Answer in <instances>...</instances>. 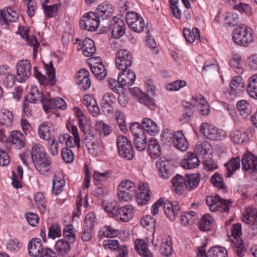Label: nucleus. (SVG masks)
<instances>
[{
	"mask_svg": "<svg viewBox=\"0 0 257 257\" xmlns=\"http://www.w3.org/2000/svg\"><path fill=\"white\" fill-rule=\"evenodd\" d=\"M31 157L37 170L42 175H48L51 161L41 145L35 144L33 146Z\"/></svg>",
	"mask_w": 257,
	"mask_h": 257,
	"instance_id": "f257e3e1",
	"label": "nucleus"
},
{
	"mask_svg": "<svg viewBox=\"0 0 257 257\" xmlns=\"http://www.w3.org/2000/svg\"><path fill=\"white\" fill-rule=\"evenodd\" d=\"M232 35L233 42L239 46L246 47L254 41L253 31L244 24H240L235 28Z\"/></svg>",
	"mask_w": 257,
	"mask_h": 257,
	"instance_id": "f03ea898",
	"label": "nucleus"
},
{
	"mask_svg": "<svg viewBox=\"0 0 257 257\" xmlns=\"http://www.w3.org/2000/svg\"><path fill=\"white\" fill-rule=\"evenodd\" d=\"M104 210L110 213L112 217L123 222L129 221L135 214L134 207L129 204L120 207L106 206Z\"/></svg>",
	"mask_w": 257,
	"mask_h": 257,
	"instance_id": "7ed1b4c3",
	"label": "nucleus"
},
{
	"mask_svg": "<svg viewBox=\"0 0 257 257\" xmlns=\"http://www.w3.org/2000/svg\"><path fill=\"white\" fill-rule=\"evenodd\" d=\"M206 201L211 212L218 210L221 212H228L229 210L230 205L232 202L230 200L221 198L218 194H216L214 197L212 196H207Z\"/></svg>",
	"mask_w": 257,
	"mask_h": 257,
	"instance_id": "20e7f679",
	"label": "nucleus"
},
{
	"mask_svg": "<svg viewBox=\"0 0 257 257\" xmlns=\"http://www.w3.org/2000/svg\"><path fill=\"white\" fill-rule=\"evenodd\" d=\"M118 153L120 156L128 160L133 159L135 153L131 142L123 136H118L116 140Z\"/></svg>",
	"mask_w": 257,
	"mask_h": 257,
	"instance_id": "39448f33",
	"label": "nucleus"
},
{
	"mask_svg": "<svg viewBox=\"0 0 257 257\" xmlns=\"http://www.w3.org/2000/svg\"><path fill=\"white\" fill-rule=\"evenodd\" d=\"M200 131L207 139L212 141L221 140L226 136L224 131L206 122L202 123Z\"/></svg>",
	"mask_w": 257,
	"mask_h": 257,
	"instance_id": "423d86ee",
	"label": "nucleus"
},
{
	"mask_svg": "<svg viewBox=\"0 0 257 257\" xmlns=\"http://www.w3.org/2000/svg\"><path fill=\"white\" fill-rule=\"evenodd\" d=\"M133 57L130 51L125 49H120L115 54V65L122 71L127 69L132 64Z\"/></svg>",
	"mask_w": 257,
	"mask_h": 257,
	"instance_id": "0eeeda50",
	"label": "nucleus"
},
{
	"mask_svg": "<svg viewBox=\"0 0 257 257\" xmlns=\"http://www.w3.org/2000/svg\"><path fill=\"white\" fill-rule=\"evenodd\" d=\"M45 69L48 78L39 72L36 67H34V75L35 77L38 80L41 85H45L48 83L51 86L54 85L56 83V79L55 70L52 65V63L50 62L49 65H45Z\"/></svg>",
	"mask_w": 257,
	"mask_h": 257,
	"instance_id": "6e6552de",
	"label": "nucleus"
},
{
	"mask_svg": "<svg viewBox=\"0 0 257 257\" xmlns=\"http://www.w3.org/2000/svg\"><path fill=\"white\" fill-rule=\"evenodd\" d=\"M103 247L110 249L115 253L116 257H128V250L127 247L119 243L116 239H108L103 241Z\"/></svg>",
	"mask_w": 257,
	"mask_h": 257,
	"instance_id": "1a4fd4ad",
	"label": "nucleus"
},
{
	"mask_svg": "<svg viewBox=\"0 0 257 257\" xmlns=\"http://www.w3.org/2000/svg\"><path fill=\"white\" fill-rule=\"evenodd\" d=\"M126 20L130 29L135 32H142L145 27L143 18L135 12L127 13L126 15Z\"/></svg>",
	"mask_w": 257,
	"mask_h": 257,
	"instance_id": "9d476101",
	"label": "nucleus"
},
{
	"mask_svg": "<svg viewBox=\"0 0 257 257\" xmlns=\"http://www.w3.org/2000/svg\"><path fill=\"white\" fill-rule=\"evenodd\" d=\"M241 162L242 169L256 176L257 180V157L251 153H246L243 155Z\"/></svg>",
	"mask_w": 257,
	"mask_h": 257,
	"instance_id": "9b49d317",
	"label": "nucleus"
},
{
	"mask_svg": "<svg viewBox=\"0 0 257 257\" xmlns=\"http://www.w3.org/2000/svg\"><path fill=\"white\" fill-rule=\"evenodd\" d=\"M17 80L19 82H24L31 75V65L29 60L19 61L17 65Z\"/></svg>",
	"mask_w": 257,
	"mask_h": 257,
	"instance_id": "f8f14e48",
	"label": "nucleus"
},
{
	"mask_svg": "<svg viewBox=\"0 0 257 257\" xmlns=\"http://www.w3.org/2000/svg\"><path fill=\"white\" fill-rule=\"evenodd\" d=\"M84 25L85 29L89 31H95L100 24V17L96 13L89 12L80 20V24Z\"/></svg>",
	"mask_w": 257,
	"mask_h": 257,
	"instance_id": "ddd939ff",
	"label": "nucleus"
},
{
	"mask_svg": "<svg viewBox=\"0 0 257 257\" xmlns=\"http://www.w3.org/2000/svg\"><path fill=\"white\" fill-rule=\"evenodd\" d=\"M227 250L222 247L215 246L212 247L206 254L205 246L198 248L197 257H226Z\"/></svg>",
	"mask_w": 257,
	"mask_h": 257,
	"instance_id": "4468645a",
	"label": "nucleus"
},
{
	"mask_svg": "<svg viewBox=\"0 0 257 257\" xmlns=\"http://www.w3.org/2000/svg\"><path fill=\"white\" fill-rule=\"evenodd\" d=\"M13 115L8 110H5L2 113L1 121L0 122V142H7L8 138L5 135L4 127L11 126L13 123Z\"/></svg>",
	"mask_w": 257,
	"mask_h": 257,
	"instance_id": "2eb2a0df",
	"label": "nucleus"
},
{
	"mask_svg": "<svg viewBox=\"0 0 257 257\" xmlns=\"http://www.w3.org/2000/svg\"><path fill=\"white\" fill-rule=\"evenodd\" d=\"M172 159V153L171 152L166 153L165 156L162 157V178L167 179L173 174Z\"/></svg>",
	"mask_w": 257,
	"mask_h": 257,
	"instance_id": "dca6fc26",
	"label": "nucleus"
},
{
	"mask_svg": "<svg viewBox=\"0 0 257 257\" xmlns=\"http://www.w3.org/2000/svg\"><path fill=\"white\" fill-rule=\"evenodd\" d=\"M162 206H163L164 213L168 218L171 221L174 220L180 211L178 202L171 203L168 201L164 202L162 198Z\"/></svg>",
	"mask_w": 257,
	"mask_h": 257,
	"instance_id": "f3484780",
	"label": "nucleus"
},
{
	"mask_svg": "<svg viewBox=\"0 0 257 257\" xmlns=\"http://www.w3.org/2000/svg\"><path fill=\"white\" fill-rule=\"evenodd\" d=\"M42 105L46 112H49L51 109H62L66 108V104L64 100L60 97H57L52 99L47 98L46 99H42Z\"/></svg>",
	"mask_w": 257,
	"mask_h": 257,
	"instance_id": "a211bd4d",
	"label": "nucleus"
},
{
	"mask_svg": "<svg viewBox=\"0 0 257 257\" xmlns=\"http://www.w3.org/2000/svg\"><path fill=\"white\" fill-rule=\"evenodd\" d=\"M28 248L32 257H41L45 252L43 243L39 238H33L29 243Z\"/></svg>",
	"mask_w": 257,
	"mask_h": 257,
	"instance_id": "6ab92c4d",
	"label": "nucleus"
},
{
	"mask_svg": "<svg viewBox=\"0 0 257 257\" xmlns=\"http://www.w3.org/2000/svg\"><path fill=\"white\" fill-rule=\"evenodd\" d=\"M19 16L16 11L10 8H6L0 11V24L7 27L9 22H16Z\"/></svg>",
	"mask_w": 257,
	"mask_h": 257,
	"instance_id": "aec40b11",
	"label": "nucleus"
},
{
	"mask_svg": "<svg viewBox=\"0 0 257 257\" xmlns=\"http://www.w3.org/2000/svg\"><path fill=\"white\" fill-rule=\"evenodd\" d=\"M110 29L111 30L112 36L115 38H119L125 33V24L120 19L113 17L110 22Z\"/></svg>",
	"mask_w": 257,
	"mask_h": 257,
	"instance_id": "412c9836",
	"label": "nucleus"
},
{
	"mask_svg": "<svg viewBox=\"0 0 257 257\" xmlns=\"http://www.w3.org/2000/svg\"><path fill=\"white\" fill-rule=\"evenodd\" d=\"M136 75L130 69L122 71L118 76V83L121 86H130L132 85L135 81Z\"/></svg>",
	"mask_w": 257,
	"mask_h": 257,
	"instance_id": "4be33fe9",
	"label": "nucleus"
},
{
	"mask_svg": "<svg viewBox=\"0 0 257 257\" xmlns=\"http://www.w3.org/2000/svg\"><path fill=\"white\" fill-rule=\"evenodd\" d=\"M172 144L175 148L182 152L186 151L189 145L182 131H176L174 133V139Z\"/></svg>",
	"mask_w": 257,
	"mask_h": 257,
	"instance_id": "5701e85b",
	"label": "nucleus"
},
{
	"mask_svg": "<svg viewBox=\"0 0 257 257\" xmlns=\"http://www.w3.org/2000/svg\"><path fill=\"white\" fill-rule=\"evenodd\" d=\"M200 161L195 153L189 152L181 161V166L185 169L195 168L199 166Z\"/></svg>",
	"mask_w": 257,
	"mask_h": 257,
	"instance_id": "b1692460",
	"label": "nucleus"
},
{
	"mask_svg": "<svg viewBox=\"0 0 257 257\" xmlns=\"http://www.w3.org/2000/svg\"><path fill=\"white\" fill-rule=\"evenodd\" d=\"M242 220L246 224L257 225V209L251 207L246 208Z\"/></svg>",
	"mask_w": 257,
	"mask_h": 257,
	"instance_id": "393cba45",
	"label": "nucleus"
},
{
	"mask_svg": "<svg viewBox=\"0 0 257 257\" xmlns=\"http://www.w3.org/2000/svg\"><path fill=\"white\" fill-rule=\"evenodd\" d=\"M95 59L97 60V58H95ZM97 59L99 60V61L96 63V65L91 64L90 68L95 77L99 80H102L106 76L107 71L102 63L100 62V59L98 58Z\"/></svg>",
	"mask_w": 257,
	"mask_h": 257,
	"instance_id": "a878e982",
	"label": "nucleus"
},
{
	"mask_svg": "<svg viewBox=\"0 0 257 257\" xmlns=\"http://www.w3.org/2000/svg\"><path fill=\"white\" fill-rule=\"evenodd\" d=\"M148 145L150 157L153 159L159 158L161 156V146L158 141L154 138H151Z\"/></svg>",
	"mask_w": 257,
	"mask_h": 257,
	"instance_id": "bb28decb",
	"label": "nucleus"
},
{
	"mask_svg": "<svg viewBox=\"0 0 257 257\" xmlns=\"http://www.w3.org/2000/svg\"><path fill=\"white\" fill-rule=\"evenodd\" d=\"M116 101V98L111 93H106L102 97L101 100V107L107 112H111L113 110L112 105Z\"/></svg>",
	"mask_w": 257,
	"mask_h": 257,
	"instance_id": "cd10ccee",
	"label": "nucleus"
},
{
	"mask_svg": "<svg viewBox=\"0 0 257 257\" xmlns=\"http://www.w3.org/2000/svg\"><path fill=\"white\" fill-rule=\"evenodd\" d=\"M183 35L186 41L190 43H193L196 40H200V32L197 28H193L192 29L184 28Z\"/></svg>",
	"mask_w": 257,
	"mask_h": 257,
	"instance_id": "c85d7f7f",
	"label": "nucleus"
},
{
	"mask_svg": "<svg viewBox=\"0 0 257 257\" xmlns=\"http://www.w3.org/2000/svg\"><path fill=\"white\" fill-rule=\"evenodd\" d=\"M135 248L142 257H152L151 251L148 249L147 244L142 239H138L135 242Z\"/></svg>",
	"mask_w": 257,
	"mask_h": 257,
	"instance_id": "c756f323",
	"label": "nucleus"
},
{
	"mask_svg": "<svg viewBox=\"0 0 257 257\" xmlns=\"http://www.w3.org/2000/svg\"><path fill=\"white\" fill-rule=\"evenodd\" d=\"M71 244L64 239H60L56 242L55 248L58 254L64 255L70 252Z\"/></svg>",
	"mask_w": 257,
	"mask_h": 257,
	"instance_id": "7c9ffc66",
	"label": "nucleus"
},
{
	"mask_svg": "<svg viewBox=\"0 0 257 257\" xmlns=\"http://www.w3.org/2000/svg\"><path fill=\"white\" fill-rule=\"evenodd\" d=\"M174 133L169 129H165L162 133V144L166 146L168 149V153H172L171 149L172 148V144L174 139Z\"/></svg>",
	"mask_w": 257,
	"mask_h": 257,
	"instance_id": "2f4dec72",
	"label": "nucleus"
},
{
	"mask_svg": "<svg viewBox=\"0 0 257 257\" xmlns=\"http://www.w3.org/2000/svg\"><path fill=\"white\" fill-rule=\"evenodd\" d=\"M236 107L240 114L244 118L248 117L251 113V105L245 100L242 99L238 101L236 103Z\"/></svg>",
	"mask_w": 257,
	"mask_h": 257,
	"instance_id": "473e14b6",
	"label": "nucleus"
},
{
	"mask_svg": "<svg viewBox=\"0 0 257 257\" xmlns=\"http://www.w3.org/2000/svg\"><path fill=\"white\" fill-rule=\"evenodd\" d=\"M82 50L86 57L92 56L96 50L93 41L88 38H85L83 42Z\"/></svg>",
	"mask_w": 257,
	"mask_h": 257,
	"instance_id": "72a5a7b5",
	"label": "nucleus"
},
{
	"mask_svg": "<svg viewBox=\"0 0 257 257\" xmlns=\"http://www.w3.org/2000/svg\"><path fill=\"white\" fill-rule=\"evenodd\" d=\"M65 185V180L61 174H56L53 180L52 192L56 195L62 191Z\"/></svg>",
	"mask_w": 257,
	"mask_h": 257,
	"instance_id": "f704fd0d",
	"label": "nucleus"
},
{
	"mask_svg": "<svg viewBox=\"0 0 257 257\" xmlns=\"http://www.w3.org/2000/svg\"><path fill=\"white\" fill-rule=\"evenodd\" d=\"M224 166L227 170V176L232 175L240 167V159L239 157L231 158Z\"/></svg>",
	"mask_w": 257,
	"mask_h": 257,
	"instance_id": "c9c22d12",
	"label": "nucleus"
},
{
	"mask_svg": "<svg viewBox=\"0 0 257 257\" xmlns=\"http://www.w3.org/2000/svg\"><path fill=\"white\" fill-rule=\"evenodd\" d=\"M97 12L96 14L99 16V17H109L112 15L114 13V9L111 5L104 3L100 4L96 10Z\"/></svg>",
	"mask_w": 257,
	"mask_h": 257,
	"instance_id": "e433bc0d",
	"label": "nucleus"
},
{
	"mask_svg": "<svg viewBox=\"0 0 257 257\" xmlns=\"http://www.w3.org/2000/svg\"><path fill=\"white\" fill-rule=\"evenodd\" d=\"M172 252V238L170 236H165L162 239V255L168 257Z\"/></svg>",
	"mask_w": 257,
	"mask_h": 257,
	"instance_id": "4c0bfd02",
	"label": "nucleus"
},
{
	"mask_svg": "<svg viewBox=\"0 0 257 257\" xmlns=\"http://www.w3.org/2000/svg\"><path fill=\"white\" fill-rule=\"evenodd\" d=\"M246 91L251 97L257 99V74L252 75L249 79Z\"/></svg>",
	"mask_w": 257,
	"mask_h": 257,
	"instance_id": "58836bf2",
	"label": "nucleus"
},
{
	"mask_svg": "<svg viewBox=\"0 0 257 257\" xmlns=\"http://www.w3.org/2000/svg\"><path fill=\"white\" fill-rule=\"evenodd\" d=\"M185 177L180 175H176L172 180V183L176 193L181 194L185 188Z\"/></svg>",
	"mask_w": 257,
	"mask_h": 257,
	"instance_id": "ea45409f",
	"label": "nucleus"
},
{
	"mask_svg": "<svg viewBox=\"0 0 257 257\" xmlns=\"http://www.w3.org/2000/svg\"><path fill=\"white\" fill-rule=\"evenodd\" d=\"M213 218L208 214H204L201 218L199 228L203 231H206L211 228L213 223Z\"/></svg>",
	"mask_w": 257,
	"mask_h": 257,
	"instance_id": "a19ab883",
	"label": "nucleus"
},
{
	"mask_svg": "<svg viewBox=\"0 0 257 257\" xmlns=\"http://www.w3.org/2000/svg\"><path fill=\"white\" fill-rule=\"evenodd\" d=\"M47 97H44L42 94L40 93L38 88L35 86H33L31 88L30 94L26 97L28 101L31 103H36L38 100H40L42 103V99H46Z\"/></svg>",
	"mask_w": 257,
	"mask_h": 257,
	"instance_id": "79ce46f5",
	"label": "nucleus"
},
{
	"mask_svg": "<svg viewBox=\"0 0 257 257\" xmlns=\"http://www.w3.org/2000/svg\"><path fill=\"white\" fill-rule=\"evenodd\" d=\"M89 153L94 156L100 155L104 150L105 147L103 143L100 139H97L94 144L87 148Z\"/></svg>",
	"mask_w": 257,
	"mask_h": 257,
	"instance_id": "37998d69",
	"label": "nucleus"
},
{
	"mask_svg": "<svg viewBox=\"0 0 257 257\" xmlns=\"http://www.w3.org/2000/svg\"><path fill=\"white\" fill-rule=\"evenodd\" d=\"M10 140L19 148L24 146V137L23 134L20 131H12L11 133Z\"/></svg>",
	"mask_w": 257,
	"mask_h": 257,
	"instance_id": "c03bdc74",
	"label": "nucleus"
},
{
	"mask_svg": "<svg viewBox=\"0 0 257 257\" xmlns=\"http://www.w3.org/2000/svg\"><path fill=\"white\" fill-rule=\"evenodd\" d=\"M185 188L188 190L194 189L199 184V179L196 174L187 175L185 177Z\"/></svg>",
	"mask_w": 257,
	"mask_h": 257,
	"instance_id": "a18cd8bd",
	"label": "nucleus"
},
{
	"mask_svg": "<svg viewBox=\"0 0 257 257\" xmlns=\"http://www.w3.org/2000/svg\"><path fill=\"white\" fill-rule=\"evenodd\" d=\"M39 135L40 137L47 141H50L54 138L50 135V126L48 122L42 123L39 128Z\"/></svg>",
	"mask_w": 257,
	"mask_h": 257,
	"instance_id": "49530a36",
	"label": "nucleus"
},
{
	"mask_svg": "<svg viewBox=\"0 0 257 257\" xmlns=\"http://www.w3.org/2000/svg\"><path fill=\"white\" fill-rule=\"evenodd\" d=\"M60 3L56 4L50 6L46 5L45 4H42L44 12L47 18H51L56 15L58 9L61 7Z\"/></svg>",
	"mask_w": 257,
	"mask_h": 257,
	"instance_id": "de8ad7c7",
	"label": "nucleus"
},
{
	"mask_svg": "<svg viewBox=\"0 0 257 257\" xmlns=\"http://www.w3.org/2000/svg\"><path fill=\"white\" fill-rule=\"evenodd\" d=\"M241 57L238 55H234L230 60V65L234 69L235 72L239 74H241L244 72V69L240 64Z\"/></svg>",
	"mask_w": 257,
	"mask_h": 257,
	"instance_id": "09e8293b",
	"label": "nucleus"
},
{
	"mask_svg": "<svg viewBox=\"0 0 257 257\" xmlns=\"http://www.w3.org/2000/svg\"><path fill=\"white\" fill-rule=\"evenodd\" d=\"M196 213L193 211L184 212L181 216V223L184 226H187L196 219Z\"/></svg>",
	"mask_w": 257,
	"mask_h": 257,
	"instance_id": "8fccbe9b",
	"label": "nucleus"
},
{
	"mask_svg": "<svg viewBox=\"0 0 257 257\" xmlns=\"http://www.w3.org/2000/svg\"><path fill=\"white\" fill-rule=\"evenodd\" d=\"M25 36L26 37V40L28 42V44L33 47V57L35 58L37 53L38 48L40 45L39 43L36 40L35 36L33 35L30 37L27 32H25V36H22L24 38H25Z\"/></svg>",
	"mask_w": 257,
	"mask_h": 257,
	"instance_id": "3c124183",
	"label": "nucleus"
},
{
	"mask_svg": "<svg viewBox=\"0 0 257 257\" xmlns=\"http://www.w3.org/2000/svg\"><path fill=\"white\" fill-rule=\"evenodd\" d=\"M118 234V230L114 229L110 226H105L103 227L99 232V235L109 238L115 237Z\"/></svg>",
	"mask_w": 257,
	"mask_h": 257,
	"instance_id": "603ef678",
	"label": "nucleus"
},
{
	"mask_svg": "<svg viewBox=\"0 0 257 257\" xmlns=\"http://www.w3.org/2000/svg\"><path fill=\"white\" fill-rule=\"evenodd\" d=\"M34 199L37 207L40 211L41 212H45L46 208L44 195L41 192H38L34 195Z\"/></svg>",
	"mask_w": 257,
	"mask_h": 257,
	"instance_id": "864d4df0",
	"label": "nucleus"
},
{
	"mask_svg": "<svg viewBox=\"0 0 257 257\" xmlns=\"http://www.w3.org/2000/svg\"><path fill=\"white\" fill-rule=\"evenodd\" d=\"M230 88L240 93L241 89L244 88V85L242 79L240 76H234L231 81Z\"/></svg>",
	"mask_w": 257,
	"mask_h": 257,
	"instance_id": "5fc2aeb1",
	"label": "nucleus"
},
{
	"mask_svg": "<svg viewBox=\"0 0 257 257\" xmlns=\"http://www.w3.org/2000/svg\"><path fill=\"white\" fill-rule=\"evenodd\" d=\"M130 130L135 138L146 136L142 124L139 122L132 123L130 126Z\"/></svg>",
	"mask_w": 257,
	"mask_h": 257,
	"instance_id": "6e6d98bb",
	"label": "nucleus"
},
{
	"mask_svg": "<svg viewBox=\"0 0 257 257\" xmlns=\"http://www.w3.org/2000/svg\"><path fill=\"white\" fill-rule=\"evenodd\" d=\"M141 223L142 225L147 229L153 228L155 232H156L155 227L156 220L150 215H147L142 217Z\"/></svg>",
	"mask_w": 257,
	"mask_h": 257,
	"instance_id": "4d7b16f0",
	"label": "nucleus"
},
{
	"mask_svg": "<svg viewBox=\"0 0 257 257\" xmlns=\"http://www.w3.org/2000/svg\"><path fill=\"white\" fill-rule=\"evenodd\" d=\"M62 234L60 225L57 223L52 224L49 228L48 236L51 239L59 237Z\"/></svg>",
	"mask_w": 257,
	"mask_h": 257,
	"instance_id": "13d9d810",
	"label": "nucleus"
},
{
	"mask_svg": "<svg viewBox=\"0 0 257 257\" xmlns=\"http://www.w3.org/2000/svg\"><path fill=\"white\" fill-rule=\"evenodd\" d=\"M137 188L134 183L130 180L122 181L118 186V190H125L133 193H136Z\"/></svg>",
	"mask_w": 257,
	"mask_h": 257,
	"instance_id": "bf43d9fd",
	"label": "nucleus"
},
{
	"mask_svg": "<svg viewBox=\"0 0 257 257\" xmlns=\"http://www.w3.org/2000/svg\"><path fill=\"white\" fill-rule=\"evenodd\" d=\"M95 128L96 130L99 131L100 133L103 134L105 136L109 135L112 131L111 127L107 124L105 123L102 120L96 121Z\"/></svg>",
	"mask_w": 257,
	"mask_h": 257,
	"instance_id": "052dcab7",
	"label": "nucleus"
},
{
	"mask_svg": "<svg viewBox=\"0 0 257 257\" xmlns=\"http://www.w3.org/2000/svg\"><path fill=\"white\" fill-rule=\"evenodd\" d=\"M134 144L136 149L139 151L144 150L147 146V138L146 136L137 137L134 139Z\"/></svg>",
	"mask_w": 257,
	"mask_h": 257,
	"instance_id": "680f3d73",
	"label": "nucleus"
},
{
	"mask_svg": "<svg viewBox=\"0 0 257 257\" xmlns=\"http://www.w3.org/2000/svg\"><path fill=\"white\" fill-rule=\"evenodd\" d=\"M210 182L213 185L220 189L224 190L223 178L221 175L218 173H215L210 178Z\"/></svg>",
	"mask_w": 257,
	"mask_h": 257,
	"instance_id": "e2e57ef3",
	"label": "nucleus"
},
{
	"mask_svg": "<svg viewBox=\"0 0 257 257\" xmlns=\"http://www.w3.org/2000/svg\"><path fill=\"white\" fill-rule=\"evenodd\" d=\"M83 132L84 133V142L87 148L94 144L96 141H97V139H100L93 132L86 133L85 131Z\"/></svg>",
	"mask_w": 257,
	"mask_h": 257,
	"instance_id": "0e129e2a",
	"label": "nucleus"
},
{
	"mask_svg": "<svg viewBox=\"0 0 257 257\" xmlns=\"http://www.w3.org/2000/svg\"><path fill=\"white\" fill-rule=\"evenodd\" d=\"M63 236L64 239L71 243H73L76 241L75 234L73 229L70 226H66L63 230Z\"/></svg>",
	"mask_w": 257,
	"mask_h": 257,
	"instance_id": "69168bd1",
	"label": "nucleus"
},
{
	"mask_svg": "<svg viewBox=\"0 0 257 257\" xmlns=\"http://www.w3.org/2000/svg\"><path fill=\"white\" fill-rule=\"evenodd\" d=\"M233 244L235 246V252L238 257H242L246 251V248L243 244L242 240H237L236 241H233Z\"/></svg>",
	"mask_w": 257,
	"mask_h": 257,
	"instance_id": "338daca9",
	"label": "nucleus"
},
{
	"mask_svg": "<svg viewBox=\"0 0 257 257\" xmlns=\"http://www.w3.org/2000/svg\"><path fill=\"white\" fill-rule=\"evenodd\" d=\"M186 85L184 80H176L166 85V88L169 91H178Z\"/></svg>",
	"mask_w": 257,
	"mask_h": 257,
	"instance_id": "774afa93",
	"label": "nucleus"
}]
</instances>
